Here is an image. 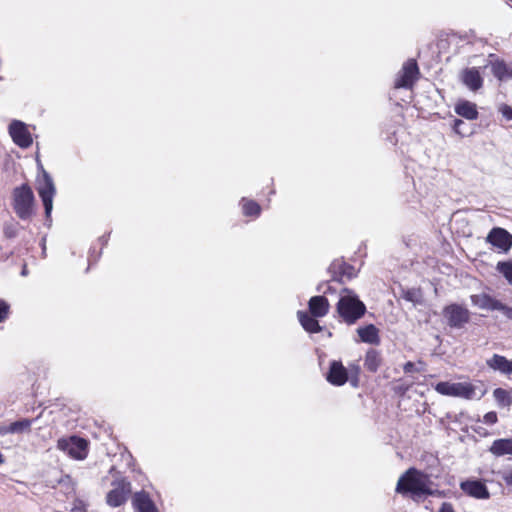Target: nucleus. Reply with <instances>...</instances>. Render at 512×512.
I'll return each instance as SVG.
<instances>
[{"instance_id": "5", "label": "nucleus", "mask_w": 512, "mask_h": 512, "mask_svg": "<svg viewBox=\"0 0 512 512\" xmlns=\"http://www.w3.org/2000/svg\"><path fill=\"white\" fill-rule=\"evenodd\" d=\"M351 376H348L347 369L343 366L340 361H332L330 363L329 371L327 373V381L334 386H342L348 380L353 387L358 386L360 368L357 365L350 367Z\"/></svg>"}, {"instance_id": "3", "label": "nucleus", "mask_w": 512, "mask_h": 512, "mask_svg": "<svg viewBox=\"0 0 512 512\" xmlns=\"http://www.w3.org/2000/svg\"><path fill=\"white\" fill-rule=\"evenodd\" d=\"M435 390L449 397H458L467 400L480 399L486 393L481 382H439L435 385Z\"/></svg>"}, {"instance_id": "37", "label": "nucleus", "mask_w": 512, "mask_h": 512, "mask_svg": "<svg viewBox=\"0 0 512 512\" xmlns=\"http://www.w3.org/2000/svg\"><path fill=\"white\" fill-rule=\"evenodd\" d=\"M503 480L507 485L512 486V471L504 473Z\"/></svg>"}, {"instance_id": "34", "label": "nucleus", "mask_w": 512, "mask_h": 512, "mask_svg": "<svg viewBox=\"0 0 512 512\" xmlns=\"http://www.w3.org/2000/svg\"><path fill=\"white\" fill-rule=\"evenodd\" d=\"M463 124H464V122L461 119H455L454 120L453 130L455 131V133H457L459 135H463V133L461 131V126Z\"/></svg>"}, {"instance_id": "6", "label": "nucleus", "mask_w": 512, "mask_h": 512, "mask_svg": "<svg viewBox=\"0 0 512 512\" xmlns=\"http://www.w3.org/2000/svg\"><path fill=\"white\" fill-rule=\"evenodd\" d=\"M37 192L43 202L45 215L49 218L53 209V199L56 194V189L53 179L46 171H43L42 177L37 181Z\"/></svg>"}, {"instance_id": "10", "label": "nucleus", "mask_w": 512, "mask_h": 512, "mask_svg": "<svg viewBox=\"0 0 512 512\" xmlns=\"http://www.w3.org/2000/svg\"><path fill=\"white\" fill-rule=\"evenodd\" d=\"M459 81L470 92L480 91L484 85V77L479 67H466L459 72Z\"/></svg>"}, {"instance_id": "22", "label": "nucleus", "mask_w": 512, "mask_h": 512, "mask_svg": "<svg viewBox=\"0 0 512 512\" xmlns=\"http://www.w3.org/2000/svg\"><path fill=\"white\" fill-rule=\"evenodd\" d=\"M357 333L362 342L369 344H378L380 341L379 330L373 324L359 327L357 329Z\"/></svg>"}, {"instance_id": "36", "label": "nucleus", "mask_w": 512, "mask_h": 512, "mask_svg": "<svg viewBox=\"0 0 512 512\" xmlns=\"http://www.w3.org/2000/svg\"><path fill=\"white\" fill-rule=\"evenodd\" d=\"M439 512H455L451 503L444 502L442 503Z\"/></svg>"}, {"instance_id": "18", "label": "nucleus", "mask_w": 512, "mask_h": 512, "mask_svg": "<svg viewBox=\"0 0 512 512\" xmlns=\"http://www.w3.org/2000/svg\"><path fill=\"white\" fill-rule=\"evenodd\" d=\"M329 271L333 274L332 279L340 282L343 281L345 276L350 279L355 275L353 267L340 260L333 261Z\"/></svg>"}, {"instance_id": "16", "label": "nucleus", "mask_w": 512, "mask_h": 512, "mask_svg": "<svg viewBox=\"0 0 512 512\" xmlns=\"http://www.w3.org/2000/svg\"><path fill=\"white\" fill-rule=\"evenodd\" d=\"M135 512H159L149 494L145 491L136 492L132 497Z\"/></svg>"}, {"instance_id": "8", "label": "nucleus", "mask_w": 512, "mask_h": 512, "mask_svg": "<svg viewBox=\"0 0 512 512\" xmlns=\"http://www.w3.org/2000/svg\"><path fill=\"white\" fill-rule=\"evenodd\" d=\"M419 77V68L414 59L407 60L396 75L394 87L411 89Z\"/></svg>"}, {"instance_id": "15", "label": "nucleus", "mask_w": 512, "mask_h": 512, "mask_svg": "<svg viewBox=\"0 0 512 512\" xmlns=\"http://www.w3.org/2000/svg\"><path fill=\"white\" fill-rule=\"evenodd\" d=\"M460 488L467 495L477 499H488L490 497V493L486 485L480 480L463 481L460 484Z\"/></svg>"}, {"instance_id": "27", "label": "nucleus", "mask_w": 512, "mask_h": 512, "mask_svg": "<svg viewBox=\"0 0 512 512\" xmlns=\"http://www.w3.org/2000/svg\"><path fill=\"white\" fill-rule=\"evenodd\" d=\"M242 213L248 217H258L261 213L260 205L254 200L242 198L240 201Z\"/></svg>"}, {"instance_id": "11", "label": "nucleus", "mask_w": 512, "mask_h": 512, "mask_svg": "<svg viewBox=\"0 0 512 512\" xmlns=\"http://www.w3.org/2000/svg\"><path fill=\"white\" fill-rule=\"evenodd\" d=\"M443 315L447 323L452 328H462L470 319V313L467 308L451 304L444 308Z\"/></svg>"}, {"instance_id": "4", "label": "nucleus", "mask_w": 512, "mask_h": 512, "mask_svg": "<svg viewBox=\"0 0 512 512\" xmlns=\"http://www.w3.org/2000/svg\"><path fill=\"white\" fill-rule=\"evenodd\" d=\"M13 208L22 220L31 218L34 213V194L32 189L23 184L13 190Z\"/></svg>"}, {"instance_id": "19", "label": "nucleus", "mask_w": 512, "mask_h": 512, "mask_svg": "<svg viewBox=\"0 0 512 512\" xmlns=\"http://www.w3.org/2000/svg\"><path fill=\"white\" fill-rule=\"evenodd\" d=\"M455 113L467 120H476L478 110L475 103L468 100H459L454 107Z\"/></svg>"}, {"instance_id": "7", "label": "nucleus", "mask_w": 512, "mask_h": 512, "mask_svg": "<svg viewBox=\"0 0 512 512\" xmlns=\"http://www.w3.org/2000/svg\"><path fill=\"white\" fill-rule=\"evenodd\" d=\"M30 125L20 120H12L8 126V133L15 145L27 149L33 144Z\"/></svg>"}, {"instance_id": "30", "label": "nucleus", "mask_w": 512, "mask_h": 512, "mask_svg": "<svg viewBox=\"0 0 512 512\" xmlns=\"http://www.w3.org/2000/svg\"><path fill=\"white\" fill-rule=\"evenodd\" d=\"M404 298L411 302H418L420 294L417 290H407L404 292Z\"/></svg>"}, {"instance_id": "32", "label": "nucleus", "mask_w": 512, "mask_h": 512, "mask_svg": "<svg viewBox=\"0 0 512 512\" xmlns=\"http://www.w3.org/2000/svg\"><path fill=\"white\" fill-rule=\"evenodd\" d=\"M497 311H501L506 318L512 321V307H509L500 301Z\"/></svg>"}, {"instance_id": "21", "label": "nucleus", "mask_w": 512, "mask_h": 512, "mask_svg": "<svg viewBox=\"0 0 512 512\" xmlns=\"http://www.w3.org/2000/svg\"><path fill=\"white\" fill-rule=\"evenodd\" d=\"M486 364L495 371L506 375L512 374V360H508L502 355L494 354L490 359H487Z\"/></svg>"}, {"instance_id": "17", "label": "nucleus", "mask_w": 512, "mask_h": 512, "mask_svg": "<svg viewBox=\"0 0 512 512\" xmlns=\"http://www.w3.org/2000/svg\"><path fill=\"white\" fill-rule=\"evenodd\" d=\"M309 312L313 317H324L328 314L330 304L324 296H313L308 302Z\"/></svg>"}, {"instance_id": "26", "label": "nucleus", "mask_w": 512, "mask_h": 512, "mask_svg": "<svg viewBox=\"0 0 512 512\" xmlns=\"http://www.w3.org/2000/svg\"><path fill=\"white\" fill-rule=\"evenodd\" d=\"M31 421L24 419L11 423L9 426H0V435H6L8 433H23L29 431Z\"/></svg>"}, {"instance_id": "42", "label": "nucleus", "mask_w": 512, "mask_h": 512, "mask_svg": "<svg viewBox=\"0 0 512 512\" xmlns=\"http://www.w3.org/2000/svg\"><path fill=\"white\" fill-rule=\"evenodd\" d=\"M3 461H4V460H3V456H2V454L0 453V464H1Z\"/></svg>"}, {"instance_id": "13", "label": "nucleus", "mask_w": 512, "mask_h": 512, "mask_svg": "<svg viewBox=\"0 0 512 512\" xmlns=\"http://www.w3.org/2000/svg\"><path fill=\"white\" fill-rule=\"evenodd\" d=\"M485 67H490L494 77L501 82L512 79V63H507L494 54L489 55Z\"/></svg>"}, {"instance_id": "28", "label": "nucleus", "mask_w": 512, "mask_h": 512, "mask_svg": "<svg viewBox=\"0 0 512 512\" xmlns=\"http://www.w3.org/2000/svg\"><path fill=\"white\" fill-rule=\"evenodd\" d=\"M511 394L512 391H507L502 388H496L493 392L496 402L502 407L510 406L512 404Z\"/></svg>"}, {"instance_id": "41", "label": "nucleus", "mask_w": 512, "mask_h": 512, "mask_svg": "<svg viewBox=\"0 0 512 512\" xmlns=\"http://www.w3.org/2000/svg\"><path fill=\"white\" fill-rule=\"evenodd\" d=\"M485 416H487V417L496 416V414L494 412H488Z\"/></svg>"}, {"instance_id": "20", "label": "nucleus", "mask_w": 512, "mask_h": 512, "mask_svg": "<svg viewBox=\"0 0 512 512\" xmlns=\"http://www.w3.org/2000/svg\"><path fill=\"white\" fill-rule=\"evenodd\" d=\"M471 302L479 309L495 311L497 310L500 301L491 297L488 294H474L470 296Z\"/></svg>"}, {"instance_id": "23", "label": "nucleus", "mask_w": 512, "mask_h": 512, "mask_svg": "<svg viewBox=\"0 0 512 512\" xmlns=\"http://www.w3.org/2000/svg\"><path fill=\"white\" fill-rule=\"evenodd\" d=\"M297 316L301 326L305 331L309 333H318L322 330L319 322L315 319L316 317L309 315L305 311H298Z\"/></svg>"}, {"instance_id": "31", "label": "nucleus", "mask_w": 512, "mask_h": 512, "mask_svg": "<svg viewBox=\"0 0 512 512\" xmlns=\"http://www.w3.org/2000/svg\"><path fill=\"white\" fill-rule=\"evenodd\" d=\"M9 314V305L3 301L0 300V323L3 322Z\"/></svg>"}, {"instance_id": "24", "label": "nucleus", "mask_w": 512, "mask_h": 512, "mask_svg": "<svg viewBox=\"0 0 512 512\" xmlns=\"http://www.w3.org/2000/svg\"><path fill=\"white\" fill-rule=\"evenodd\" d=\"M382 364L380 352L375 349H369L365 355L364 367L370 372H376Z\"/></svg>"}, {"instance_id": "14", "label": "nucleus", "mask_w": 512, "mask_h": 512, "mask_svg": "<svg viewBox=\"0 0 512 512\" xmlns=\"http://www.w3.org/2000/svg\"><path fill=\"white\" fill-rule=\"evenodd\" d=\"M130 491L131 486L129 482H118L116 486L107 494V504L111 507L121 506L127 500Z\"/></svg>"}, {"instance_id": "35", "label": "nucleus", "mask_w": 512, "mask_h": 512, "mask_svg": "<svg viewBox=\"0 0 512 512\" xmlns=\"http://www.w3.org/2000/svg\"><path fill=\"white\" fill-rule=\"evenodd\" d=\"M403 370L405 373H412L414 371H419L416 367H415V364L413 362H407L405 363L404 367H403Z\"/></svg>"}, {"instance_id": "25", "label": "nucleus", "mask_w": 512, "mask_h": 512, "mask_svg": "<svg viewBox=\"0 0 512 512\" xmlns=\"http://www.w3.org/2000/svg\"><path fill=\"white\" fill-rule=\"evenodd\" d=\"M490 452L495 456L512 455V439H497L491 447Z\"/></svg>"}, {"instance_id": "40", "label": "nucleus", "mask_w": 512, "mask_h": 512, "mask_svg": "<svg viewBox=\"0 0 512 512\" xmlns=\"http://www.w3.org/2000/svg\"><path fill=\"white\" fill-rule=\"evenodd\" d=\"M21 274H22L23 276H26V275H27L26 267H24V268H23V270H22Z\"/></svg>"}, {"instance_id": "33", "label": "nucleus", "mask_w": 512, "mask_h": 512, "mask_svg": "<svg viewBox=\"0 0 512 512\" xmlns=\"http://www.w3.org/2000/svg\"><path fill=\"white\" fill-rule=\"evenodd\" d=\"M499 111L505 119L512 120V107L508 105H502Z\"/></svg>"}, {"instance_id": "9", "label": "nucleus", "mask_w": 512, "mask_h": 512, "mask_svg": "<svg viewBox=\"0 0 512 512\" xmlns=\"http://www.w3.org/2000/svg\"><path fill=\"white\" fill-rule=\"evenodd\" d=\"M57 447L77 460H83L87 456V441L77 436L59 439Z\"/></svg>"}, {"instance_id": "1", "label": "nucleus", "mask_w": 512, "mask_h": 512, "mask_svg": "<svg viewBox=\"0 0 512 512\" xmlns=\"http://www.w3.org/2000/svg\"><path fill=\"white\" fill-rule=\"evenodd\" d=\"M396 492L410 494L414 501H419L423 496L433 495L431 480L428 474L415 468H409L398 480Z\"/></svg>"}, {"instance_id": "29", "label": "nucleus", "mask_w": 512, "mask_h": 512, "mask_svg": "<svg viewBox=\"0 0 512 512\" xmlns=\"http://www.w3.org/2000/svg\"><path fill=\"white\" fill-rule=\"evenodd\" d=\"M497 270L504 276L510 285H512V261L498 262Z\"/></svg>"}, {"instance_id": "12", "label": "nucleus", "mask_w": 512, "mask_h": 512, "mask_svg": "<svg viewBox=\"0 0 512 512\" xmlns=\"http://www.w3.org/2000/svg\"><path fill=\"white\" fill-rule=\"evenodd\" d=\"M486 241L499 253H507L512 247V235L500 227L492 228L486 237Z\"/></svg>"}, {"instance_id": "39", "label": "nucleus", "mask_w": 512, "mask_h": 512, "mask_svg": "<svg viewBox=\"0 0 512 512\" xmlns=\"http://www.w3.org/2000/svg\"><path fill=\"white\" fill-rule=\"evenodd\" d=\"M54 413H62V414H66V411H65V408H62L60 411H57V410H50L48 412V414H54Z\"/></svg>"}, {"instance_id": "38", "label": "nucleus", "mask_w": 512, "mask_h": 512, "mask_svg": "<svg viewBox=\"0 0 512 512\" xmlns=\"http://www.w3.org/2000/svg\"><path fill=\"white\" fill-rule=\"evenodd\" d=\"M484 419H485V423L490 424V425H493L497 421V418H492V417L484 418Z\"/></svg>"}, {"instance_id": "2", "label": "nucleus", "mask_w": 512, "mask_h": 512, "mask_svg": "<svg viewBox=\"0 0 512 512\" xmlns=\"http://www.w3.org/2000/svg\"><path fill=\"white\" fill-rule=\"evenodd\" d=\"M336 310L344 323L352 325L365 315L366 305L354 291L345 288L339 294Z\"/></svg>"}]
</instances>
